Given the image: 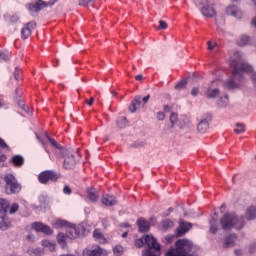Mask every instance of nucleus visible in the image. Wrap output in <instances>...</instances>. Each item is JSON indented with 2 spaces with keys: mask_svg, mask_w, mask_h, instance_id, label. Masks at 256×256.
<instances>
[{
  "mask_svg": "<svg viewBox=\"0 0 256 256\" xmlns=\"http://www.w3.org/2000/svg\"><path fill=\"white\" fill-rule=\"evenodd\" d=\"M235 57L231 61L232 75L227 82L224 83L225 89H237L243 83V73H251L253 67L245 63L241 58V52H235Z\"/></svg>",
  "mask_w": 256,
  "mask_h": 256,
  "instance_id": "nucleus-1",
  "label": "nucleus"
},
{
  "mask_svg": "<svg viewBox=\"0 0 256 256\" xmlns=\"http://www.w3.org/2000/svg\"><path fill=\"white\" fill-rule=\"evenodd\" d=\"M220 225L224 231H231V229L241 231L245 227V218L234 213H228L220 219Z\"/></svg>",
  "mask_w": 256,
  "mask_h": 256,
  "instance_id": "nucleus-2",
  "label": "nucleus"
},
{
  "mask_svg": "<svg viewBox=\"0 0 256 256\" xmlns=\"http://www.w3.org/2000/svg\"><path fill=\"white\" fill-rule=\"evenodd\" d=\"M166 256H197L193 254V242L180 239L176 242V249H170Z\"/></svg>",
  "mask_w": 256,
  "mask_h": 256,
  "instance_id": "nucleus-3",
  "label": "nucleus"
},
{
  "mask_svg": "<svg viewBox=\"0 0 256 256\" xmlns=\"http://www.w3.org/2000/svg\"><path fill=\"white\" fill-rule=\"evenodd\" d=\"M4 182L6 195H15L16 193H19L21 191V184L12 174H7L4 177Z\"/></svg>",
  "mask_w": 256,
  "mask_h": 256,
  "instance_id": "nucleus-4",
  "label": "nucleus"
},
{
  "mask_svg": "<svg viewBox=\"0 0 256 256\" xmlns=\"http://www.w3.org/2000/svg\"><path fill=\"white\" fill-rule=\"evenodd\" d=\"M144 241L148 247L144 256H159L161 255V245L157 243V239L153 235L144 236Z\"/></svg>",
  "mask_w": 256,
  "mask_h": 256,
  "instance_id": "nucleus-5",
  "label": "nucleus"
},
{
  "mask_svg": "<svg viewBox=\"0 0 256 256\" xmlns=\"http://www.w3.org/2000/svg\"><path fill=\"white\" fill-rule=\"evenodd\" d=\"M60 155H62L64 159V169H73V167L77 165V159L75 158V152L73 149H63Z\"/></svg>",
  "mask_w": 256,
  "mask_h": 256,
  "instance_id": "nucleus-6",
  "label": "nucleus"
},
{
  "mask_svg": "<svg viewBox=\"0 0 256 256\" xmlns=\"http://www.w3.org/2000/svg\"><path fill=\"white\" fill-rule=\"evenodd\" d=\"M58 179H61V174L53 170H45L38 175V181L42 185H47L49 181L55 182Z\"/></svg>",
  "mask_w": 256,
  "mask_h": 256,
  "instance_id": "nucleus-7",
  "label": "nucleus"
},
{
  "mask_svg": "<svg viewBox=\"0 0 256 256\" xmlns=\"http://www.w3.org/2000/svg\"><path fill=\"white\" fill-rule=\"evenodd\" d=\"M85 234V227L83 225H71L66 230V236L68 239H77Z\"/></svg>",
  "mask_w": 256,
  "mask_h": 256,
  "instance_id": "nucleus-8",
  "label": "nucleus"
},
{
  "mask_svg": "<svg viewBox=\"0 0 256 256\" xmlns=\"http://www.w3.org/2000/svg\"><path fill=\"white\" fill-rule=\"evenodd\" d=\"M219 85H221L220 80L212 81L211 85L208 87L206 91V97L208 99H215V97H219V89L217 88L219 87Z\"/></svg>",
  "mask_w": 256,
  "mask_h": 256,
  "instance_id": "nucleus-9",
  "label": "nucleus"
},
{
  "mask_svg": "<svg viewBox=\"0 0 256 256\" xmlns=\"http://www.w3.org/2000/svg\"><path fill=\"white\" fill-rule=\"evenodd\" d=\"M32 229H34V231H37L38 233H45L46 235H51L53 233L51 227L43 224L42 222L32 223Z\"/></svg>",
  "mask_w": 256,
  "mask_h": 256,
  "instance_id": "nucleus-10",
  "label": "nucleus"
},
{
  "mask_svg": "<svg viewBox=\"0 0 256 256\" xmlns=\"http://www.w3.org/2000/svg\"><path fill=\"white\" fill-rule=\"evenodd\" d=\"M37 27V23L35 21L28 22L21 30L22 39H27L31 37V31Z\"/></svg>",
  "mask_w": 256,
  "mask_h": 256,
  "instance_id": "nucleus-11",
  "label": "nucleus"
},
{
  "mask_svg": "<svg viewBox=\"0 0 256 256\" xmlns=\"http://www.w3.org/2000/svg\"><path fill=\"white\" fill-rule=\"evenodd\" d=\"M83 256H103V249L99 246H94L92 248H85L82 252Z\"/></svg>",
  "mask_w": 256,
  "mask_h": 256,
  "instance_id": "nucleus-12",
  "label": "nucleus"
},
{
  "mask_svg": "<svg viewBox=\"0 0 256 256\" xmlns=\"http://www.w3.org/2000/svg\"><path fill=\"white\" fill-rule=\"evenodd\" d=\"M45 7H47L45 1L38 0L37 2L31 3L28 6V10L30 11V13H39V11H41V9H45Z\"/></svg>",
  "mask_w": 256,
  "mask_h": 256,
  "instance_id": "nucleus-13",
  "label": "nucleus"
},
{
  "mask_svg": "<svg viewBox=\"0 0 256 256\" xmlns=\"http://www.w3.org/2000/svg\"><path fill=\"white\" fill-rule=\"evenodd\" d=\"M102 205L106 207H113V205H117V198L113 195L104 194L101 199Z\"/></svg>",
  "mask_w": 256,
  "mask_h": 256,
  "instance_id": "nucleus-14",
  "label": "nucleus"
},
{
  "mask_svg": "<svg viewBox=\"0 0 256 256\" xmlns=\"http://www.w3.org/2000/svg\"><path fill=\"white\" fill-rule=\"evenodd\" d=\"M237 241V235L230 234L226 236L223 240L224 249H229L231 247H235V242Z\"/></svg>",
  "mask_w": 256,
  "mask_h": 256,
  "instance_id": "nucleus-15",
  "label": "nucleus"
},
{
  "mask_svg": "<svg viewBox=\"0 0 256 256\" xmlns=\"http://www.w3.org/2000/svg\"><path fill=\"white\" fill-rule=\"evenodd\" d=\"M179 225H180V229H178V231H177L178 237H183L185 235V233H187V231H189V229H191V227H193V224H191L189 222H185L183 220H181L179 222Z\"/></svg>",
  "mask_w": 256,
  "mask_h": 256,
  "instance_id": "nucleus-16",
  "label": "nucleus"
},
{
  "mask_svg": "<svg viewBox=\"0 0 256 256\" xmlns=\"http://www.w3.org/2000/svg\"><path fill=\"white\" fill-rule=\"evenodd\" d=\"M9 205V200L0 198V219H4V217H6Z\"/></svg>",
  "mask_w": 256,
  "mask_h": 256,
  "instance_id": "nucleus-17",
  "label": "nucleus"
},
{
  "mask_svg": "<svg viewBox=\"0 0 256 256\" xmlns=\"http://www.w3.org/2000/svg\"><path fill=\"white\" fill-rule=\"evenodd\" d=\"M137 225H138V229L140 231V233H146V231H149L151 225L149 224V221L143 219V218H139L137 220Z\"/></svg>",
  "mask_w": 256,
  "mask_h": 256,
  "instance_id": "nucleus-18",
  "label": "nucleus"
},
{
  "mask_svg": "<svg viewBox=\"0 0 256 256\" xmlns=\"http://www.w3.org/2000/svg\"><path fill=\"white\" fill-rule=\"evenodd\" d=\"M227 15H231L232 17H236L237 19H241L242 13L240 12L239 8L237 6H228L226 8Z\"/></svg>",
  "mask_w": 256,
  "mask_h": 256,
  "instance_id": "nucleus-19",
  "label": "nucleus"
},
{
  "mask_svg": "<svg viewBox=\"0 0 256 256\" xmlns=\"http://www.w3.org/2000/svg\"><path fill=\"white\" fill-rule=\"evenodd\" d=\"M201 13L204 17H213L215 15V9L213 6L206 4L201 8Z\"/></svg>",
  "mask_w": 256,
  "mask_h": 256,
  "instance_id": "nucleus-20",
  "label": "nucleus"
},
{
  "mask_svg": "<svg viewBox=\"0 0 256 256\" xmlns=\"http://www.w3.org/2000/svg\"><path fill=\"white\" fill-rule=\"evenodd\" d=\"M198 133H207L209 131V120L203 119L198 123L197 126Z\"/></svg>",
  "mask_w": 256,
  "mask_h": 256,
  "instance_id": "nucleus-21",
  "label": "nucleus"
},
{
  "mask_svg": "<svg viewBox=\"0 0 256 256\" xmlns=\"http://www.w3.org/2000/svg\"><path fill=\"white\" fill-rule=\"evenodd\" d=\"M141 101H142L141 96H136V97L132 100V102H131V104H130V106H129V111H130V113H135V111H137V106H138V107H141Z\"/></svg>",
  "mask_w": 256,
  "mask_h": 256,
  "instance_id": "nucleus-22",
  "label": "nucleus"
},
{
  "mask_svg": "<svg viewBox=\"0 0 256 256\" xmlns=\"http://www.w3.org/2000/svg\"><path fill=\"white\" fill-rule=\"evenodd\" d=\"M190 124L191 119H189V117L185 115L179 117L178 126L180 127V129H184V127H189Z\"/></svg>",
  "mask_w": 256,
  "mask_h": 256,
  "instance_id": "nucleus-23",
  "label": "nucleus"
},
{
  "mask_svg": "<svg viewBox=\"0 0 256 256\" xmlns=\"http://www.w3.org/2000/svg\"><path fill=\"white\" fill-rule=\"evenodd\" d=\"M246 219L248 221H253V219H256V208H255V206H249L246 209Z\"/></svg>",
  "mask_w": 256,
  "mask_h": 256,
  "instance_id": "nucleus-24",
  "label": "nucleus"
},
{
  "mask_svg": "<svg viewBox=\"0 0 256 256\" xmlns=\"http://www.w3.org/2000/svg\"><path fill=\"white\" fill-rule=\"evenodd\" d=\"M67 239H69V237H67V234L59 233L57 235V241L59 245H61L62 249H65V247H67Z\"/></svg>",
  "mask_w": 256,
  "mask_h": 256,
  "instance_id": "nucleus-25",
  "label": "nucleus"
},
{
  "mask_svg": "<svg viewBox=\"0 0 256 256\" xmlns=\"http://www.w3.org/2000/svg\"><path fill=\"white\" fill-rule=\"evenodd\" d=\"M88 193V198L92 201V203H95L97 199H99V194L97 193V190L90 188L87 191Z\"/></svg>",
  "mask_w": 256,
  "mask_h": 256,
  "instance_id": "nucleus-26",
  "label": "nucleus"
},
{
  "mask_svg": "<svg viewBox=\"0 0 256 256\" xmlns=\"http://www.w3.org/2000/svg\"><path fill=\"white\" fill-rule=\"evenodd\" d=\"M11 162L16 167H21L23 163H25V159H23L21 155H15L14 157H12Z\"/></svg>",
  "mask_w": 256,
  "mask_h": 256,
  "instance_id": "nucleus-27",
  "label": "nucleus"
},
{
  "mask_svg": "<svg viewBox=\"0 0 256 256\" xmlns=\"http://www.w3.org/2000/svg\"><path fill=\"white\" fill-rule=\"evenodd\" d=\"M93 237L94 239H96V241H99L100 243H105L107 241L100 230H94Z\"/></svg>",
  "mask_w": 256,
  "mask_h": 256,
  "instance_id": "nucleus-28",
  "label": "nucleus"
},
{
  "mask_svg": "<svg viewBox=\"0 0 256 256\" xmlns=\"http://www.w3.org/2000/svg\"><path fill=\"white\" fill-rule=\"evenodd\" d=\"M169 119L171 123V129H173L177 123L179 124V115L177 113L172 112Z\"/></svg>",
  "mask_w": 256,
  "mask_h": 256,
  "instance_id": "nucleus-29",
  "label": "nucleus"
},
{
  "mask_svg": "<svg viewBox=\"0 0 256 256\" xmlns=\"http://www.w3.org/2000/svg\"><path fill=\"white\" fill-rule=\"evenodd\" d=\"M1 219L2 221L0 222V229L2 231H7V229H9V227L11 226V222H9V220L7 219V216Z\"/></svg>",
  "mask_w": 256,
  "mask_h": 256,
  "instance_id": "nucleus-30",
  "label": "nucleus"
},
{
  "mask_svg": "<svg viewBox=\"0 0 256 256\" xmlns=\"http://www.w3.org/2000/svg\"><path fill=\"white\" fill-rule=\"evenodd\" d=\"M47 139H48L49 143H51V145H52L53 147H55L56 149H58V153L61 154L64 148H62L61 145H60L59 143H57V141H55V140L52 139L51 137L47 136Z\"/></svg>",
  "mask_w": 256,
  "mask_h": 256,
  "instance_id": "nucleus-31",
  "label": "nucleus"
},
{
  "mask_svg": "<svg viewBox=\"0 0 256 256\" xmlns=\"http://www.w3.org/2000/svg\"><path fill=\"white\" fill-rule=\"evenodd\" d=\"M236 127L234 129V133H236V135H241V133H245V124L243 123H236Z\"/></svg>",
  "mask_w": 256,
  "mask_h": 256,
  "instance_id": "nucleus-32",
  "label": "nucleus"
},
{
  "mask_svg": "<svg viewBox=\"0 0 256 256\" xmlns=\"http://www.w3.org/2000/svg\"><path fill=\"white\" fill-rule=\"evenodd\" d=\"M219 107H227L229 105V96L225 95L218 100Z\"/></svg>",
  "mask_w": 256,
  "mask_h": 256,
  "instance_id": "nucleus-33",
  "label": "nucleus"
},
{
  "mask_svg": "<svg viewBox=\"0 0 256 256\" xmlns=\"http://www.w3.org/2000/svg\"><path fill=\"white\" fill-rule=\"evenodd\" d=\"M42 246L49 248L50 251H55V243L49 240H42Z\"/></svg>",
  "mask_w": 256,
  "mask_h": 256,
  "instance_id": "nucleus-34",
  "label": "nucleus"
},
{
  "mask_svg": "<svg viewBox=\"0 0 256 256\" xmlns=\"http://www.w3.org/2000/svg\"><path fill=\"white\" fill-rule=\"evenodd\" d=\"M53 227L59 229V227H65L67 225V221H63L61 219H56L52 223Z\"/></svg>",
  "mask_w": 256,
  "mask_h": 256,
  "instance_id": "nucleus-35",
  "label": "nucleus"
},
{
  "mask_svg": "<svg viewBox=\"0 0 256 256\" xmlns=\"http://www.w3.org/2000/svg\"><path fill=\"white\" fill-rule=\"evenodd\" d=\"M249 43V36H241L238 40V45L240 47H245V45H247Z\"/></svg>",
  "mask_w": 256,
  "mask_h": 256,
  "instance_id": "nucleus-36",
  "label": "nucleus"
},
{
  "mask_svg": "<svg viewBox=\"0 0 256 256\" xmlns=\"http://www.w3.org/2000/svg\"><path fill=\"white\" fill-rule=\"evenodd\" d=\"M128 122H127V118L122 117L117 121V126L120 129H125V127L127 126Z\"/></svg>",
  "mask_w": 256,
  "mask_h": 256,
  "instance_id": "nucleus-37",
  "label": "nucleus"
},
{
  "mask_svg": "<svg viewBox=\"0 0 256 256\" xmlns=\"http://www.w3.org/2000/svg\"><path fill=\"white\" fill-rule=\"evenodd\" d=\"M185 87H187V81L185 80H181L175 85L176 91H181V89H185Z\"/></svg>",
  "mask_w": 256,
  "mask_h": 256,
  "instance_id": "nucleus-38",
  "label": "nucleus"
},
{
  "mask_svg": "<svg viewBox=\"0 0 256 256\" xmlns=\"http://www.w3.org/2000/svg\"><path fill=\"white\" fill-rule=\"evenodd\" d=\"M8 211L10 215H14V213H17L19 211V204L13 203L10 208H8Z\"/></svg>",
  "mask_w": 256,
  "mask_h": 256,
  "instance_id": "nucleus-39",
  "label": "nucleus"
},
{
  "mask_svg": "<svg viewBox=\"0 0 256 256\" xmlns=\"http://www.w3.org/2000/svg\"><path fill=\"white\" fill-rule=\"evenodd\" d=\"M162 227H163V229H165V231H167V229H171V227H173V221H171V220H164L162 222Z\"/></svg>",
  "mask_w": 256,
  "mask_h": 256,
  "instance_id": "nucleus-40",
  "label": "nucleus"
},
{
  "mask_svg": "<svg viewBox=\"0 0 256 256\" xmlns=\"http://www.w3.org/2000/svg\"><path fill=\"white\" fill-rule=\"evenodd\" d=\"M0 148L3 149L4 151H11V147L7 145V142L3 140V138L0 137Z\"/></svg>",
  "mask_w": 256,
  "mask_h": 256,
  "instance_id": "nucleus-41",
  "label": "nucleus"
},
{
  "mask_svg": "<svg viewBox=\"0 0 256 256\" xmlns=\"http://www.w3.org/2000/svg\"><path fill=\"white\" fill-rule=\"evenodd\" d=\"M145 236L142 237V238H139L135 241V246L138 247V248H141L145 245Z\"/></svg>",
  "mask_w": 256,
  "mask_h": 256,
  "instance_id": "nucleus-42",
  "label": "nucleus"
},
{
  "mask_svg": "<svg viewBox=\"0 0 256 256\" xmlns=\"http://www.w3.org/2000/svg\"><path fill=\"white\" fill-rule=\"evenodd\" d=\"M113 251H114V255H117V256L123 255V246L117 245V246L114 248Z\"/></svg>",
  "mask_w": 256,
  "mask_h": 256,
  "instance_id": "nucleus-43",
  "label": "nucleus"
},
{
  "mask_svg": "<svg viewBox=\"0 0 256 256\" xmlns=\"http://www.w3.org/2000/svg\"><path fill=\"white\" fill-rule=\"evenodd\" d=\"M10 56L7 52H0V63L1 61H9Z\"/></svg>",
  "mask_w": 256,
  "mask_h": 256,
  "instance_id": "nucleus-44",
  "label": "nucleus"
},
{
  "mask_svg": "<svg viewBox=\"0 0 256 256\" xmlns=\"http://www.w3.org/2000/svg\"><path fill=\"white\" fill-rule=\"evenodd\" d=\"M167 27H169V25H167V22H165L163 20H159L158 31H161L163 29H167Z\"/></svg>",
  "mask_w": 256,
  "mask_h": 256,
  "instance_id": "nucleus-45",
  "label": "nucleus"
},
{
  "mask_svg": "<svg viewBox=\"0 0 256 256\" xmlns=\"http://www.w3.org/2000/svg\"><path fill=\"white\" fill-rule=\"evenodd\" d=\"M196 5H200L201 7H205L209 4V0H194Z\"/></svg>",
  "mask_w": 256,
  "mask_h": 256,
  "instance_id": "nucleus-46",
  "label": "nucleus"
},
{
  "mask_svg": "<svg viewBox=\"0 0 256 256\" xmlns=\"http://www.w3.org/2000/svg\"><path fill=\"white\" fill-rule=\"evenodd\" d=\"M95 0H79V5L81 7H87V5H90V3H93Z\"/></svg>",
  "mask_w": 256,
  "mask_h": 256,
  "instance_id": "nucleus-47",
  "label": "nucleus"
},
{
  "mask_svg": "<svg viewBox=\"0 0 256 256\" xmlns=\"http://www.w3.org/2000/svg\"><path fill=\"white\" fill-rule=\"evenodd\" d=\"M149 99H151V95L148 94L146 97L142 98L141 105H143V107L147 105V103L149 102Z\"/></svg>",
  "mask_w": 256,
  "mask_h": 256,
  "instance_id": "nucleus-48",
  "label": "nucleus"
},
{
  "mask_svg": "<svg viewBox=\"0 0 256 256\" xmlns=\"http://www.w3.org/2000/svg\"><path fill=\"white\" fill-rule=\"evenodd\" d=\"M191 95L192 97H197V95H199V87L192 88Z\"/></svg>",
  "mask_w": 256,
  "mask_h": 256,
  "instance_id": "nucleus-49",
  "label": "nucleus"
},
{
  "mask_svg": "<svg viewBox=\"0 0 256 256\" xmlns=\"http://www.w3.org/2000/svg\"><path fill=\"white\" fill-rule=\"evenodd\" d=\"M63 193L65 195H71V187H69V185L64 186Z\"/></svg>",
  "mask_w": 256,
  "mask_h": 256,
  "instance_id": "nucleus-50",
  "label": "nucleus"
},
{
  "mask_svg": "<svg viewBox=\"0 0 256 256\" xmlns=\"http://www.w3.org/2000/svg\"><path fill=\"white\" fill-rule=\"evenodd\" d=\"M157 119H158V121H165V113L158 112L157 113Z\"/></svg>",
  "mask_w": 256,
  "mask_h": 256,
  "instance_id": "nucleus-51",
  "label": "nucleus"
},
{
  "mask_svg": "<svg viewBox=\"0 0 256 256\" xmlns=\"http://www.w3.org/2000/svg\"><path fill=\"white\" fill-rule=\"evenodd\" d=\"M39 201H40L41 205H45V203H47V196L41 195L39 197Z\"/></svg>",
  "mask_w": 256,
  "mask_h": 256,
  "instance_id": "nucleus-52",
  "label": "nucleus"
},
{
  "mask_svg": "<svg viewBox=\"0 0 256 256\" xmlns=\"http://www.w3.org/2000/svg\"><path fill=\"white\" fill-rule=\"evenodd\" d=\"M85 103L91 107L95 103V98L91 97L90 99H85Z\"/></svg>",
  "mask_w": 256,
  "mask_h": 256,
  "instance_id": "nucleus-53",
  "label": "nucleus"
},
{
  "mask_svg": "<svg viewBox=\"0 0 256 256\" xmlns=\"http://www.w3.org/2000/svg\"><path fill=\"white\" fill-rule=\"evenodd\" d=\"M14 78L16 79V81H19V68L18 67L15 68Z\"/></svg>",
  "mask_w": 256,
  "mask_h": 256,
  "instance_id": "nucleus-54",
  "label": "nucleus"
},
{
  "mask_svg": "<svg viewBox=\"0 0 256 256\" xmlns=\"http://www.w3.org/2000/svg\"><path fill=\"white\" fill-rule=\"evenodd\" d=\"M27 241L33 242L35 241V236L33 234H28L26 236Z\"/></svg>",
  "mask_w": 256,
  "mask_h": 256,
  "instance_id": "nucleus-55",
  "label": "nucleus"
},
{
  "mask_svg": "<svg viewBox=\"0 0 256 256\" xmlns=\"http://www.w3.org/2000/svg\"><path fill=\"white\" fill-rule=\"evenodd\" d=\"M4 161H7V156L0 152V163H4Z\"/></svg>",
  "mask_w": 256,
  "mask_h": 256,
  "instance_id": "nucleus-56",
  "label": "nucleus"
},
{
  "mask_svg": "<svg viewBox=\"0 0 256 256\" xmlns=\"http://www.w3.org/2000/svg\"><path fill=\"white\" fill-rule=\"evenodd\" d=\"M210 233H212L213 235H215V233H217V226L211 225V227H210Z\"/></svg>",
  "mask_w": 256,
  "mask_h": 256,
  "instance_id": "nucleus-57",
  "label": "nucleus"
},
{
  "mask_svg": "<svg viewBox=\"0 0 256 256\" xmlns=\"http://www.w3.org/2000/svg\"><path fill=\"white\" fill-rule=\"evenodd\" d=\"M163 109H164L165 113H171V106L165 105Z\"/></svg>",
  "mask_w": 256,
  "mask_h": 256,
  "instance_id": "nucleus-58",
  "label": "nucleus"
},
{
  "mask_svg": "<svg viewBox=\"0 0 256 256\" xmlns=\"http://www.w3.org/2000/svg\"><path fill=\"white\" fill-rule=\"evenodd\" d=\"M207 45H208L209 51H213V44L211 43V41H208Z\"/></svg>",
  "mask_w": 256,
  "mask_h": 256,
  "instance_id": "nucleus-59",
  "label": "nucleus"
},
{
  "mask_svg": "<svg viewBox=\"0 0 256 256\" xmlns=\"http://www.w3.org/2000/svg\"><path fill=\"white\" fill-rule=\"evenodd\" d=\"M136 81H141L143 79V75H136L135 76Z\"/></svg>",
  "mask_w": 256,
  "mask_h": 256,
  "instance_id": "nucleus-60",
  "label": "nucleus"
},
{
  "mask_svg": "<svg viewBox=\"0 0 256 256\" xmlns=\"http://www.w3.org/2000/svg\"><path fill=\"white\" fill-rule=\"evenodd\" d=\"M253 84L256 86V73L252 75Z\"/></svg>",
  "mask_w": 256,
  "mask_h": 256,
  "instance_id": "nucleus-61",
  "label": "nucleus"
},
{
  "mask_svg": "<svg viewBox=\"0 0 256 256\" xmlns=\"http://www.w3.org/2000/svg\"><path fill=\"white\" fill-rule=\"evenodd\" d=\"M22 109H23V111H25V113H29V107L23 105Z\"/></svg>",
  "mask_w": 256,
  "mask_h": 256,
  "instance_id": "nucleus-62",
  "label": "nucleus"
},
{
  "mask_svg": "<svg viewBox=\"0 0 256 256\" xmlns=\"http://www.w3.org/2000/svg\"><path fill=\"white\" fill-rule=\"evenodd\" d=\"M234 253H235V255H237V256H241V250H235Z\"/></svg>",
  "mask_w": 256,
  "mask_h": 256,
  "instance_id": "nucleus-63",
  "label": "nucleus"
},
{
  "mask_svg": "<svg viewBox=\"0 0 256 256\" xmlns=\"http://www.w3.org/2000/svg\"><path fill=\"white\" fill-rule=\"evenodd\" d=\"M252 25H254V27H256V17L252 20Z\"/></svg>",
  "mask_w": 256,
  "mask_h": 256,
  "instance_id": "nucleus-64",
  "label": "nucleus"
}]
</instances>
